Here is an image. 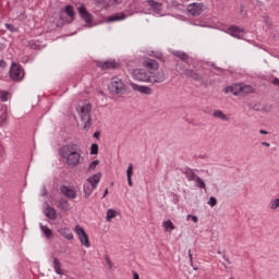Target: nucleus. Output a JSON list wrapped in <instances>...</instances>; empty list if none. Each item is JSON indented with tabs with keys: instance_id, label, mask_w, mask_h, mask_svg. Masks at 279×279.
Returning <instances> with one entry per match:
<instances>
[{
	"instance_id": "51",
	"label": "nucleus",
	"mask_w": 279,
	"mask_h": 279,
	"mask_svg": "<svg viewBox=\"0 0 279 279\" xmlns=\"http://www.w3.org/2000/svg\"><path fill=\"white\" fill-rule=\"evenodd\" d=\"M43 195L44 196L47 195V187L46 186H44V189H43Z\"/></svg>"
},
{
	"instance_id": "36",
	"label": "nucleus",
	"mask_w": 279,
	"mask_h": 279,
	"mask_svg": "<svg viewBox=\"0 0 279 279\" xmlns=\"http://www.w3.org/2000/svg\"><path fill=\"white\" fill-rule=\"evenodd\" d=\"M90 154H92V156L99 154V145L92 144V146H90Z\"/></svg>"
},
{
	"instance_id": "21",
	"label": "nucleus",
	"mask_w": 279,
	"mask_h": 279,
	"mask_svg": "<svg viewBox=\"0 0 279 279\" xmlns=\"http://www.w3.org/2000/svg\"><path fill=\"white\" fill-rule=\"evenodd\" d=\"M95 189L96 187L93 186V184L85 182L83 186L84 197L88 199L90 195H93V191H95Z\"/></svg>"
},
{
	"instance_id": "1",
	"label": "nucleus",
	"mask_w": 279,
	"mask_h": 279,
	"mask_svg": "<svg viewBox=\"0 0 279 279\" xmlns=\"http://www.w3.org/2000/svg\"><path fill=\"white\" fill-rule=\"evenodd\" d=\"M81 153L82 149L80 148V145L75 143H69L59 149V155L65 160V165L71 169H75V167L82 165L84 158Z\"/></svg>"
},
{
	"instance_id": "25",
	"label": "nucleus",
	"mask_w": 279,
	"mask_h": 279,
	"mask_svg": "<svg viewBox=\"0 0 279 279\" xmlns=\"http://www.w3.org/2000/svg\"><path fill=\"white\" fill-rule=\"evenodd\" d=\"M59 208L63 211V213H69V210H71V204H69V201H66V198H61L59 201Z\"/></svg>"
},
{
	"instance_id": "16",
	"label": "nucleus",
	"mask_w": 279,
	"mask_h": 279,
	"mask_svg": "<svg viewBox=\"0 0 279 279\" xmlns=\"http://www.w3.org/2000/svg\"><path fill=\"white\" fill-rule=\"evenodd\" d=\"M143 66L149 69V71H158L160 65L158 64V61H156V59H146L143 62Z\"/></svg>"
},
{
	"instance_id": "2",
	"label": "nucleus",
	"mask_w": 279,
	"mask_h": 279,
	"mask_svg": "<svg viewBox=\"0 0 279 279\" xmlns=\"http://www.w3.org/2000/svg\"><path fill=\"white\" fill-rule=\"evenodd\" d=\"M92 110L93 106L90 104H85L77 108L81 121L84 123V130H90V126L93 125V118L90 117Z\"/></svg>"
},
{
	"instance_id": "11",
	"label": "nucleus",
	"mask_w": 279,
	"mask_h": 279,
	"mask_svg": "<svg viewBox=\"0 0 279 279\" xmlns=\"http://www.w3.org/2000/svg\"><path fill=\"white\" fill-rule=\"evenodd\" d=\"M227 34L233 36V38L241 39L243 36H245V31L239 26H229Z\"/></svg>"
},
{
	"instance_id": "20",
	"label": "nucleus",
	"mask_w": 279,
	"mask_h": 279,
	"mask_svg": "<svg viewBox=\"0 0 279 279\" xmlns=\"http://www.w3.org/2000/svg\"><path fill=\"white\" fill-rule=\"evenodd\" d=\"M181 171H182V173H184V175L189 180V182H193L197 179V174H195V172L191 168H184Z\"/></svg>"
},
{
	"instance_id": "35",
	"label": "nucleus",
	"mask_w": 279,
	"mask_h": 279,
	"mask_svg": "<svg viewBox=\"0 0 279 279\" xmlns=\"http://www.w3.org/2000/svg\"><path fill=\"white\" fill-rule=\"evenodd\" d=\"M10 94L5 90H0V101H8Z\"/></svg>"
},
{
	"instance_id": "3",
	"label": "nucleus",
	"mask_w": 279,
	"mask_h": 279,
	"mask_svg": "<svg viewBox=\"0 0 279 279\" xmlns=\"http://www.w3.org/2000/svg\"><path fill=\"white\" fill-rule=\"evenodd\" d=\"M108 89L112 95H125L126 87L123 80L119 78L118 76H113Z\"/></svg>"
},
{
	"instance_id": "48",
	"label": "nucleus",
	"mask_w": 279,
	"mask_h": 279,
	"mask_svg": "<svg viewBox=\"0 0 279 279\" xmlns=\"http://www.w3.org/2000/svg\"><path fill=\"white\" fill-rule=\"evenodd\" d=\"M189 257H190L191 263H193V254L191 253V250H189Z\"/></svg>"
},
{
	"instance_id": "42",
	"label": "nucleus",
	"mask_w": 279,
	"mask_h": 279,
	"mask_svg": "<svg viewBox=\"0 0 279 279\" xmlns=\"http://www.w3.org/2000/svg\"><path fill=\"white\" fill-rule=\"evenodd\" d=\"M187 219H192V221L194 223H197V221H199V219L197 218V216H193V215H187Z\"/></svg>"
},
{
	"instance_id": "44",
	"label": "nucleus",
	"mask_w": 279,
	"mask_h": 279,
	"mask_svg": "<svg viewBox=\"0 0 279 279\" xmlns=\"http://www.w3.org/2000/svg\"><path fill=\"white\" fill-rule=\"evenodd\" d=\"M7 29H9V32H14V25L12 24H5Z\"/></svg>"
},
{
	"instance_id": "46",
	"label": "nucleus",
	"mask_w": 279,
	"mask_h": 279,
	"mask_svg": "<svg viewBox=\"0 0 279 279\" xmlns=\"http://www.w3.org/2000/svg\"><path fill=\"white\" fill-rule=\"evenodd\" d=\"M133 279H141V276L138 275V272L133 271Z\"/></svg>"
},
{
	"instance_id": "29",
	"label": "nucleus",
	"mask_w": 279,
	"mask_h": 279,
	"mask_svg": "<svg viewBox=\"0 0 279 279\" xmlns=\"http://www.w3.org/2000/svg\"><path fill=\"white\" fill-rule=\"evenodd\" d=\"M213 117H215V119H220V121H229L230 120L228 118V116H226V113H223V111H221V110H215L213 113Z\"/></svg>"
},
{
	"instance_id": "43",
	"label": "nucleus",
	"mask_w": 279,
	"mask_h": 279,
	"mask_svg": "<svg viewBox=\"0 0 279 279\" xmlns=\"http://www.w3.org/2000/svg\"><path fill=\"white\" fill-rule=\"evenodd\" d=\"M5 66H8V63L5 62V60L1 59L0 60V69H5Z\"/></svg>"
},
{
	"instance_id": "26",
	"label": "nucleus",
	"mask_w": 279,
	"mask_h": 279,
	"mask_svg": "<svg viewBox=\"0 0 279 279\" xmlns=\"http://www.w3.org/2000/svg\"><path fill=\"white\" fill-rule=\"evenodd\" d=\"M172 56L179 58V60H182L183 62H186V60H189V54H186V52L184 51L173 50Z\"/></svg>"
},
{
	"instance_id": "24",
	"label": "nucleus",
	"mask_w": 279,
	"mask_h": 279,
	"mask_svg": "<svg viewBox=\"0 0 279 279\" xmlns=\"http://www.w3.org/2000/svg\"><path fill=\"white\" fill-rule=\"evenodd\" d=\"M101 180V174H94L92 177H89L86 182L87 184H92V186H94V189H97V184H99V181Z\"/></svg>"
},
{
	"instance_id": "15",
	"label": "nucleus",
	"mask_w": 279,
	"mask_h": 279,
	"mask_svg": "<svg viewBox=\"0 0 279 279\" xmlns=\"http://www.w3.org/2000/svg\"><path fill=\"white\" fill-rule=\"evenodd\" d=\"M146 3L147 5H149V8H151L155 14H162V3L157 2L155 0H147Z\"/></svg>"
},
{
	"instance_id": "4",
	"label": "nucleus",
	"mask_w": 279,
	"mask_h": 279,
	"mask_svg": "<svg viewBox=\"0 0 279 279\" xmlns=\"http://www.w3.org/2000/svg\"><path fill=\"white\" fill-rule=\"evenodd\" d=\"M9 75L13 82H23L25 80V70L19 63H12Z\"/></svg>"
},
{
	"instance_id": "34",
	"label": "nucleus",
	"mask_w": 279,
	"mask_h": 279,
	"mask_svg": "<svg viewBox=\"0 0 279 279\" xmlns=\"http://www.w3.org/2000/svg\"><path fill=\"white\" fill-rule=\"evenodd\" d=\"M194 182H196L198 189H206V183L204 182V180H202V178L196 177Z\"/></svg>"
},
{
	"instance_id": "40",
	"label": "nucleus",
	"mask_w": 279,
	"mask_h": 279,
	"mask_svg": "<svg viewBox=\"0 0 279 279\" xmlns=\"http://www.w3.org/2000/svg\"><path fill=\"white\" fill-rule=\"evenodd\" d=\"M175 69H177V71H183V72L187 70V69H184V64H182V63H177Z\"/></svg>"
},
{
	"instance_id": "22",
	"label": "nucleus",
	"mask_w": 279,
	"mask_h": 279,
	"mask_svg": "<svg viewBox=\"0 0 279 279\" xmlns=\"http://www.w3.org/2000/svg\"><path fill=\"white\" fill-rule=\"evenodd\" d=\"M59 234L61 236H64L68 241H73V232H71V229L69 228H61L58 230Z\"/></svg>"
},
{
	"instance_id": "50",
	"label": "nucleus",
	"mask_w": 279,
	"mask_h": 279,
	"mask_svg": "<svg viewBox=\"0 0 279 279\" xmlns=\"http://www.w3.org/2000/svg\"><path fill=\"white\" fill-rule=\"evenodd\" d=\"M223 259L226 260V263H228V265H230V258H228L226 255H223Z\"/></svg>"
},
{
	"instance_id": "13",
	"label": "nucleus",
	"mask_w": 279,
	"mask_h": 279,
	"mask_svg": "<svg viewBox=\"0 0 279 279\" xmlns=\"http://www.w3.org/2000/svg\"><path fill=\"white\" fill-rule=\"evenodd\" d=\"M44 214L47 219H50V221H56V219H58V211L56 210V208L49 206L48 204L44 209Z\"/></svg>"
},
{
	"instance_id": "19",
	"label": "nucleus",
	"mask_w": 279,
	"mask_h": 279,
	"mask_svg": "<svg viewBox=\"0 0 279 279\" xmlns=\"http://www.w3.org/2000/svg\"><path fill=\"white\" fill-rule=\"evenodd\" d=\"M52 267L56 274H58V276H64V270L62 269V263L60 262V259H58V257H53Z\"/></svg>"
},
{
	"instance_id": "41",
	"label": "nucleus",
	"mask_w": 279,
	"mask_h": 279,
	"mask_svg": "<svg viewBox=\"0 0 279 279\" xmlns=\"http://www.w3.org/2000/svg\"><path fill=\"white\" fill-rule=\"evenodd\" d=\"M105 260L107 265H109V269H112V260H110V257L108 255H105Z\"/></svg>"
},
{
	"instance_id": "9",
	"label": "nucleus",
	"mask_w": 279,
	"mask_h": 279,
	"mask_svg": "<svg viewBox=\"0 0 279 279\" xmlns=\"http://www.w3.org/2000/svg\"><path fill=\"white\" fill-rule=\"evenodd\" d=\"M165 72H149L148 83L149 84H162L165 82Z\"/></svg>"
},
{
	"instance_id": "31",
	"label": "nucleus",
	"mask_w": 279,
	"mask_h": 279,
	"mask_svg": "<svg viewBox=\"0 0 279 279\" xmlns=\"http://www.w3.org/2000/svg\"><path fill=\"white\" fill-rule=\"evenodd\" d=\"M64 12L70 16L71 21L75 19V10L73 9V5H66Z\"/></svg>"
},
{
	"instance_id": "17",
	"label": "nucleus",
	"mask_w": 279,
	"mask_h": 279,
	"mask_svg": "<svg viewBox=\"0 0 279 279\" xmlns=\"http://www.w3.org/2000/svg\"><path fill=\"white\" fill-rule=\"evenodd\" d=\"M131 87L133 88V90H137V93H142V95H151L153 93L151 88L148 86H141L138 84L131 83Z\"/></svg>"
},
{
	"instance_id": "10",
	"label": "nucleus",
	"mask_w": 279,
	"mask_h": 279,
	"mask_svg": "<svg viewBox=\"0 0 279 279\" xmlns=\"http://www.w3.org/2000/svg\"><path fill=\"white\" fill-rule=\"evenodd\" d=\"M78 14H80L81 19L83 21H85V23H87V25H90V23H93V14H90V12H88V10L86 9V5L82 4L78 8Z\"/></svg>"
},
{
	"instance_id": "27",
	"label": "nucleus",
	"mask_w": 279,
	"mask_h": 279,
	"mask_svg": "<svg viewBox=\"0 0 279 279\" xmlns=\"http://www.w3.org/2000/svg\"><path fill=\"white\" fill-rule=\"evenodd\" d=\"M134 174V166L132 163L129 165L126 170V178L129 182V186H133L134 183L132 182V175Z\"/></svg>"
},
{
	"instance_id": "49",
	"label": "nucleus",
	"mask_w": 279,
	"mask_h": 279,
	"mask_svg": "<svg viewBox=\"0 0 279 279\" xmlns=\"http://www.w3.org/2000/svg\"><path fill=\"white\" fill-rule=\"evenodd\" d=\"M262 145H264L265 147H270L271 144H269L268 142H263Z\"/></svg>"
},
{
	"instance_id": "32",
	"label": "nucleus",
	"mask_w": 279,
	"mask_h": 279,
	"mask_svg": "<svg viewBox=\"0 0 279 279\" xmlns=\"http://www.w3.org/2000/svg\"><path fill=\"white\" fill-rule=\"evenodd\" d=\"M162 227L165 228L166 232L175 230V226L173 225V222L171 220L163 221Z\"/></svg>"
},
{
	"instance_id": "7",
	"label": "nucleus",
	"mask_w": 279,
	"mask_h": 279,
	"mask_svg": "<svg viewBox=\"0 0 279 279\" xmlns=\"http://www.w3.org/2000/svg\"><path fill=\"white\" fill-rule=\"evenodd\" d=\"M149 70H145V69H136L133 71V77L134 80H136L137 82H146L149 83Z\"/></svg>"
},
{
	"instance_id": "47",
	"label": "nucleus",
	"mask_w": 279,
	"mask_h": 279,
	"mask_svg": "<svg viewBox=\"0 0 279 279\" xmlns=\"http://www.w3.org/2000/svg\"><path fill=\"white\" fill-rule=\"evenodd\" d=\"M272 84H275V86H279V78H274Z\"/></svg>"
},
{
	"instance_id": "52",
	"label": "nucleus",
	"mask_w": 279,
	"mask_h": 279,
	"mask_svg": "<svg viewBox=\"0 0 279 279\" xmlns=\"http://www.w3.org/2000/svg\"><path fill=\"white\" fill-rule=\"evenodd\" d=\"M259 134H269V132L265 131V130H260Z\"/></svg>"
},
{
	"instance_id": "18",
	"label": "nucleus",
	"mask_w": 279,
	"mask_h": 279,
	"mask_svg": "<svg viewBox=\"0 0 279 279\" xmlns=\"http://www.w3.org/2000/svg\"><path fill=\"white\" fill-rule=\"evenodd\" d=\"M125 19H128V15H125V13H123V12L116 13V14L107 17V23H114L117 21H125Z\"/></svg>"
},
{
	"instance_id": "39",
	"label": "nucleus",
	"mask_w": 279,
	"mask_h": 279,
	"mask_svg": "<svg viewBox=\"0 0 279 279\" xmlns=\"http://www.w3.org/2000/svg\"><path fill=\"white\" fill-rule=\"evenodd\" d=\"M98 165H99V160H94L89 163V169L95 170L97 169Z\"/></svg>"
},
{
	"instance_id": "5",
	"label": "nucleus",
	"mask_w": 279,
	"mask_h": 279,
	"mask_svg": "<svg viewBox=\"0 0 279 279\" xmlns=\"http://www.w3.org/2000/svg\"><path fill=\"white\" fill-rule=\"evenodd\" d=\"M96 66L101 71H110L112 69H119L120 64L117 60L109 59L107 61H96Z\"/></svg>"
},
{
	"instance_id": "37",
	"label": "nucleus",
	"mask_w": 279,
	"mask_h": 279,
	"mask_svg": "<svg viewBox=\"0 0 279 279\" xmlns=\"http://www.w3.org/2000/svg\"><path fill=\"white\" fill-rule=\"evenodd\" d=\"M270 208L271 210H276L277 208H279V198H276L270 202Z\"/></svg>"
},
{
	"instance_id": "28",
	"label": "nucleus",
	"mask_w": 279,
	"mask_h": 279,
	"mask_svg": "<svg viewBox=\"0 0 279 279\" xmlns=\"http://www.w3.org/2000/svg\"><path fill=\"white\" fill-rule=\"evenodd\" d=\"M250 93H254V87L241 84L240 95H250Z\"/></svg>"
},
{
	"instance_id": "45",
	"label": "nucleus",
	"mask_w": 279,
	"mask_h": 279,
	"mask_svg": "<svg viewBox=\"0 0 279 279\" xmlns=\"http://www.w3.org/2000/svg\"><path fill=\"white\" fill-rule=\"evenodd\" d=\"M99 136H101V132H100V131H96V132L94 133V138L99 140Z\"/></svg>"
},
{
	"instance_id": "14",
	"label": "nucleus",
	"mask_w": 279,
	"mask_h": 279,
	"mask_svg": "<svg viewBox=\"0 0 279 279\" xmlns=\"http://www.w3.org/2000/svg\"><path fill=\"white\" fill-rule=\"evenodd\" d=\"M184 75H185V77L194 80V82H202V80H203L202 74H199L197 71L191 70V69L184 70Z\"/></svg>"
},
{
	"instance_id": "8",
	"label": "nucleus",
	"mask_w": 279,
	"mask_h": 279,
	"mask_svg": "<svg viewBox=\"0 0 279 279\" xmlns=\"http://www.w3.org/2000/svg\"><path fill=\"white\" fill-rule=\"evenodd\" d=\"M187 12L191 16H199L204 12V3H191L187 5Z\"/></svg>"
},
{
	"instance_id": "12",
	"label": "nucleus",
	"mask_w": 279,
	"mask_h": 279,
	"mask_svg": "<svg viewBox=\"0 0 279 279\" xmlns=\"http://www.w3.org/2000/svg\"><path fill=\"white\" fill-rule=\"evenodd\" d=\"M60 192L62 195H64V197H68V199H75V197H77V192L66 185H61Z\"/></svg>"
},
{
	"instance_id": "23",
	"label": "nucleus",
	"mask_w": 279,
	"mask_h": 279,
	"mask_svg": "<svg viewBox=\"0 0 279 279\" xmlns=\"http://www.w3.org/2000/svg\"><path fill=\"white\" fill-rule=\"evenodd\" d=\"M225 93H232V95H241V84H235L233 86H227Z\"/></svg>"
},
{
	"instance_id": "6",
	"label": "nucleus",
	"mask_w": 279,
	"mask_h": 279,
	"mask_svg": "<svg viewBox=\"0 0 279 279\" xmlns=\"http://www.w3.org/2000/svg\"><path fill=\"white\" fill-rule=\"evenodd\" d=\"M75 232L80 239L81 245L84 247H90V240L88 239V233L81 226H75Z\"/></svg>"
},
{
	"instance_id": "38",
	"label": "nucleus",
	"mask_w": 279,
	"mask_h": 279,
	"mask_svg": "<svg viewBox=\"0 0 279 279\" xmlns=\"http://www.w3.org/2000/svg\"><path fill=\"white\" fill-rule=\"evenodd\" d=\"M208 204L209 206H211V208L217 206V198H215L214 196L209 197Z\"/></svg>"
},
{
	"instance_id": "53",
	"label": "nucleus",
	"mask_w": 279,
	"mask_h": 279,
	"mask_svg": "<svg viewBox=\"0 0 279 279\" xmlns=\"http://www.w3.org/2000/svg\"><path fill=\"white\" fill-rule=\"evenodd\" d=\"M94 1L95 3H99V4L104 3V0H94Z\"/></svg>"
},
{
	"instance_id": "55",
	"label": "nucleus",
	"mask_w": 279,
	"mask_h": 279,
	"mask_svg": "<svg viewBox=\"0 0 279 279\" xmlns=\"http://www.w3.org/2000/svg\"><path fill=\"white\" fill-rule=\"evenodd\" d=\"M29 46L34 49V43L29 41Z\"/></svg>"
},
{
	"instance_id": "30",
	"label": "nucleus",
	"mask_w": 279,
	"mask_h": 279,
	"mask_svg": "<svg viewBox=\"0 0 279 279\" xmlns=\"http://www.w3.org/2000/svg\"><path fill=\"white\" fill-rule=\"evenodd\" d=\"M40 230L45 234L46 239H51V236H53V231H51L49 227L41 225Z\"/></svg>"
},
{
	"instance_id": "54",
	"label": "nucleus",
	"mask_w": 279,
	"mask_h": 279,
	"mask_svg": "<svg viewBox=\"0 0 279 279\" xmlns=\"http://www.w3.org/2000/svg\"><path fill=\"white\" fill-rule=\"evenodd\" d=\"M106 195H108V189L105 190L102 197H106Z\"/></svg>"
},
{
	"instance_id": "33",
	"label": "nucleus",
	"mask_w": 279,
	"mask_h": 279,
	"mask_svg": "<svg viewBox=\"0 0 279 279\" xmlns=\"http://www.w3.org/2000/svg\"><path fill=\"white\" fill-rule=\"evenodd\" d=\"M114 217H117V210L108 209V211H107V221H110L111 219H114Z\"/></svg>"
}]
</instances>
